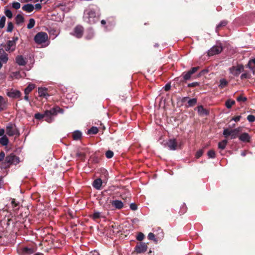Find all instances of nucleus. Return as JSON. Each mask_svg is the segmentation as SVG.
Instances as JSON below:
<instances>
[{
	"label": "nucleus",
	"instance_id": "nucleus-35",
	"mask_svg": "<svg viewBox=\"0 0 255 255\" xmlns=\"http://www.w3.org/2000/svg\"><path fill=\"white\" fill-rule=\"evenodd\" d=\"M252 63H254L255 64V58L250 60L248 64L246 65L247 67H249L250 69L253 71V73H254L255 71L254 70V67L252 66Z\"/></svg>",
	"mask_w": 255,
	"mask_h": 255
},
{
	"label": "nucleus",
	"instance_id": "nucleus-1",
	"mask_svg": "<svg viewBox=\"0 0 255 255\" xmlns=\"http://www.w3.org/2000/svg\"><path fill=\"white\" fill-rule=\"evenodd\" d=\"M101 13L99 10L97 12L93 8H88L84 11V18L90 23H94L98 20Z\"/></svg>",
	"mask_w": 255,
	"mask_h": 255
},
{
	"label": "nucleus",
	"instance_id": "nucleus-16",
	"mask_svg": "<svg viewBox=\"0 0 255 255\" xmlns=\"http://www.w3.org/2000/svg\"><path fill=\"white\" fill-rule=\"evenodd\" d=\"M8 57L7 54L5 52V51L2 49H0V61L4 63H5L8 61Z\"/></svg>",
	"mask_w": 255,
	"mask_h": 255
},
{
	"label": "nucleus",
	"instance_id": "nucleus-30",
	"mask_svg": "<svg viewBox=\"0 0 255 255\" xmlns=\"http://www.w3.org/2000/svg\"><path fill=\"white\" fill-rule=\"evenodd\" d=\"M228 84V82L225 79H221L220 80V85L219 87L221 89H223Z\"/></svg>",
	"mask_w": 255,
	"mask_h": 255
},
{
	"label": "nucleus",
	"instance_id": "nucleus-58",
	"mask_svg": "<svg viewBox=\"0 0 255 255\" xmlns=\"http://www.w3.org/2000/svg\"><path fill=\"white\" fill-rule=\"evenodd\" d=\"M241 118V116H238L233 118V120L236 122H239Z\"/></svg>",
	"mask_w": 255,
	"mask_h": 255
},
{
	"label": "nucleus",
	"instance_id": "nucleus-38",
	"mask_svg": "<svg viewBox=\"0 0 255 255\" xmlns=\"http://www.w3.org/2000/svg\"><path fill=\"white\" fill-rule=\"evenodd\" d=\"M208 156H209V158H215V157H216L215 151L213 149L210 150L208 152Z\"/></svg>",
	"mask_w": 255,
	"mask_h": 255
},
{
	"label": "nucleus",
	"instance_id": "nucleus-61",
	"mask_svg": "<svg viewBox=\"0 0 255 255\" xmlns=\"http://www.w3.org/2000/svg\"><path fill=\"white\" fill-rule=\"evenodd\" d=\"M35 7L36 9H40L41 8V4L40 3H36L35 5Z\"/></svg>",
	"mask_w": 255,
	"mask_h": 255
},
{
	"label": "nucleus",
	"instance_id": "nucleus-31",
	"mask_svg": "<svg viewBox=\"0 0 255 255\" xmlns=\"http://www.w3.org/2000/svg\"><path fill=\"white\" fill-rule=\"evenodd\" d=\"M235 104V101L233 100L228 99L226 102L225 105L228 109H230Z\"/></svg>",
	"mask_w": 255,
	"mask_h": 255
},
{
	"label": "nucleus",
	"instance_id": "nucleus-29",
	"mask_svg": "<svg viewBox=\"0 0 255 255\" xmlns=\"http://www.w3.org/2000/svg\"><path fill=\"white\" fill-rule=\"evenodd\" d=\"M228 143V140L227 139L223 140L222 141L218 143V148L222 150L225 149L226 145Z\"/></svg>",
	"mask_w": 255,
	"mask_h": 255
},
{
	"label": "nucleus",
	"instance_id": "nucleus-43",
	"mask_svg": "<svg viewBox=\"0 0 255 255\" xmlns=\"http://www.w3.org/2000/svg\"><path fill=\"white\" fill-rule=\"evenodd\" d=\"M114 155V152L111 150H108L106 152V156L108 158H112Z\"/></svg>",
	"mask_w": 255,
	"mask_h": 255
},
{
	"label": "nucleus",
	"instance_id": "nucleus-26",
	"mask_svg": "<svg viewBox=\"0 0 255 255\" xmlns=\"http://www.w3.org/2000/svg\"><path fill=\"white\" fill-rule=\"evenodd\" d=\"M38 92L40 97H44L47 95V89L45 88H39Z\"/></svg>",
	"mask_w": 255,
	"mask_h": 255
},
{
	"label": "nucleus",
	"instance_id": "nucleus-27",
	"mask_svg": "<svg viewBox=\"0 0 255 255\" xmlns=\"http://www.w3.org/2000/svg\"><path fill=\"white\" fill-rule=\"evenodd\" d=\"M91 217L94 220H96L101 218H104V216L102 215L101 213L98 211H94Z\"/></svg>",
	"mask_w": 255,
	"mask_h": 255
},
{
	"label": "nucleus",
	"instance_id": "nucleus-28",
	"mask_svg": "<svg viewBox=\"0 0 255 255\" xmlns=\"http://www.w3.org/2000/svg\"><path fill=\"white\" fill-rule=\"evenodd\" d=\"M35 86L33 84H29L24 90L25 95H28L34 88Z\"/></svg>",
	"mask_w": 255,
	"mask_h": 255
},
{
	"label": "nucleus",
	"instance_id": "nucleus-8",
	"mask_svg": "<svg viewBox=\"0 0 255 255\" xmlns=\"http://www.w3.org/2000/svg\"><path fill=\"white\" fill-rule=\"evenodd\" d=\"M84 28L81 25L76 26L71 34L78 38H80L82 37L83 35Z\"/></svg>",
	"mask_w": 255,
	"mask_h": 255
},
{
	"label": "nucleus",
	"instance_id": "nucleus-23",
	"mask_svg": "<svg viewBox=\"0 0 255 255\" xmlns=\"http://www.w3.org/2000/svg\"><path fill=\"white\" fill-rule=\"evenodd\" d=\"M94 36V32L93 29L90 28L88 29L86 33L85 37L87 39H91Z\"/></svg>",
	"mask_w": 255,
	"mask_h": 255
},
{
	"label": "nucleus",
	"instance_id": "nucleus-7",
	"mask_svg": "<svg viewBox=\"0 0 255 255\" xmlns=\"http://www.w3.org/2000/svg\"><path fill=\"white\" fill-rule=\"evenodd\" d=\"M18 162L17 158L13 154H10L7 156L4 160V166H8L10 164H15Z\"/></svg>",
	"mask_w": 255,
	"mask_h": 255
},
{
	"label": "nucleus",
	"instance_id": "nucleus-49",
	"mask_svg": "<svg viewBox=\"0 0 255 255\" xmlns=\"http://www.w3.org/2000/svg\"><path fill=\"white\" fill-rule=\"evenodd\" d=\"M5 14L7 17L9 18H11L12 16L11 11L9 9H6L5 11Z\"/></svg>",
	"mask_w": 255,
	"mask_h": 255
},
{
	"label": "nucleus",
	"instance_id": "nucleus-53",
	"mask_svg": "<svg viewBox=\"0 0 255 255\" xmlns=\"http://www.w3.org/2000/svg\"><path fill=\"white\" fill-rule=\"evenodd\" d=\"M4 103L3 98L2 97L0 96V111L3 109L2 106Z\"/></svg>",
	"mask_w": 255,
	"mask_h": 255
},
{
	"label": "nucleus",
	"instance_id": "nucleus-13",
	"mask_svg": "<svg viewBox=\"0 0 255 255\" xmlns=\"http://www.w3.org/2000/svg\"><path fill=\"white\" fill-rule=\"evenodd\" d=\"M6 95L9 98H17L20 97L21 93L18 90L11 89L10 90L7 92Z\"/></svg>",
	"mask_w": 255,
	"mask_h": 255
},
{
	"label": "nucleus",
	"instance_id": "nucleus-39",
	"mask_svg": "<svg viewBox=\"0 0 255 255\" xmlns=\"http://www.w3.org/2000/svg\"><path fill=\"white\" fill-rule=\"evenodd\" d=\"M6 18L4 16H2L0 19V28H2L4 26Z\"/></svg>",
	"mask_w": 255,
	"mask_h": 255
},
{
	"label": "nucleus",
	"instance_id": "nucleus-51",
	"mask_svg": "<svg viewBox=\"0 0 255 255\" xmlns=\"http://www.w3.org/2000/svg\"><path fill=\"white\" fill-rule=\"evenodd\" d=\"M44 116V114H39V113H37V114H35L34 118L36 119L40 120V119L43 118Z\"/></svg>",
	"mask_w": 255,
	"mask_h": 255
},
{
	"label": "nucleus",
	"instance_id": "nucleus-17",
	"mask_svg": "<svg viewBox=\"0 0 255 255\" xmlns=\"http://www.w3.org/2000/svg\"><path fill=\"white\" fill-rule=\"evenodd\" d=\"M197 109L199 114L201 116H208L209 114V111L205 109L203 106H198Z\"/></svg>",
	"mask_w": 255,
	"mask_h": 255
},
{
	"label": "nucleus",
	"instance_id": "nucleus-22",
	"mask_svg": "<svg viewBox=\"0 0 255 255\" xmlns=\"http://www.w3.org/2000/svg\"><path fill=\"white\" fill-rule=\"evenodd\" d=\"M228 24V21L227 20H224L220 22V23L217 25L216 28V31L218 32V31L223 27H225Z\"/></svg>",
	"mask_w": 255,
	"mask_h": 255
},
{
	"label": "nucleus",
	"instance_id": "nucleus-25",
	"mask_svg": "<svg viewBox=\"0 0 255 255\" xmlns=\"http://www.w3.org/2000/svg\"><path fill=\"white\" fill-rule=\"evenodd\" d=\"M16 62L19 65H24L26 62L22 56H18L16 58Z\"/></svg>",
	"mask_w": 255,
	"mask_h": 255
},
{
	"label": "nucleus",
	"instance_id": "nucleus-59",
	"mask_svg": "<svg viewBox=\"0 0 255 255\" xmlns=\"http://www.w3.org/2000/svg\"><path fill=\"white\" fill-rule=\"evenodd\" d=\"M189 99V97H183L181 100V102L182 103H185L187 101L188 99Z\"/></svg>",
	"mask_w": 255,
	"mask_h": 255
},
{
	"label": "nucleus",
	"instance_id": "nucleus-42",
	"mask_svg": "<svg viewBox=\"0 0 255 255\" xmlns=\"http://www.w3.org/2000/svg\"><path fill=\"white\" fill-rule=\"evenodd\" d=\"M200 85V83L197 82H194L191 83H189L188 84V87L193 88L197 86H199Z\"/></svg>",
	"mask_w": 255,
	"mask_h": 255
},
{
	"label": "nucleus",
	"instance_id": "nucleus-34",
	"mask_svg": "<svg viewBox=\"0 0 255 255\" xmlns=\"http://www.w3.org/2000/svg\"><path fill=\"white\" fill-rule=\"evenodd\" d=\"M98 132V129L97 127H93L88 130V133L89 134H94Z\"/></svg>",
	"mask_w": 255,
	"mask_h": 255
},
{
	"label": "nucleus",
	"instance_id": "nucleus-60",
	"mask_svg": "<svg viewBox=\"0 0 255 255\" xmlns=\"http://www.w3.org/2000/svg\"><path fill=\"white\" fill-rule=\"evenodd\" d=\"M84 156H85V155L83 153H81V152L77 153V156L81 157L82 159H83V158L84 157Z\"/></svg>",
	"mask_w": 255,
	"mask_h": 255
},
{
	"label": "nucleus",
	"instance_id": "nucleus-24",
	"mask_svg": "<svg viewBox=\"0 0 255 255\" xmlns=\"http://www.w3.org/2000/svg\"><path fill=\"white\" fill-rule=\"evenodd\" d=\"M112 204L117 209H121L123 207V202L119 200L113 201Z\"/></svg>",
	"mask_w": 255,
	"mask_h": 255
},
{
	"label": "nucleus",
	"instance_id": "nucleus-10",
	"mask_svg": "<svg viewBox=\"0 0 255 255\" xmlns=\"http://www.w3.org/2000/svg\"><path fill=\"white\" fill-rule=\"evenodd\" d=\"M222 50L223 48L222 46H214L208 51V54L210 56H213L220 53Z\"/></svg>",
	"mask_w": 255,
	"mask_h": 255
},
{
	"label": "nucleus",
	"instance_id": "nucleus-50",
	"mask_svg": "<svg viewBox=\"0 0 255 255\" xmlns=\"http://www.w3.org/2000/svg\"><path fill=\"white\" fill-rule=\"evenodd\" d=\"M204 151L203 149L198 150L196 154V157L197 158H200L203 154Z\"/></svg>",
	"mask_w": 255,
	"mask_h": 255
},
{
	"label": "nucleus",
	"instance_id": "nucleus-37",
	"mask_svg": "<svg viewBox=\"0 0 255 255\" xmlns=\"http://www.w3.org/2000/svg\"><path fill=\"white\" fill-rule=\"evenodd\" d=\"M35 25V20L33 18H30L29 20V22L27 25V27L28 29H31L34 27Z\"/></svg>",
	"mask_w": 255,
	"mask_h": 255
},
{
	"label": "nucleus",
	"instance_id": "nucleus-6",
	"mask_svg": "<svg viewBox=\"0 0 255 255\" xmlns=\"http://www.w3.org/2000/svg\"><path fill=\"white\" fill-rule=\"evenodd\" d=\"M18 40V37H13L12 40H9L5 45V50L8 52H12L15 49L16 43Z\"/></svg>",
	"mask_w": 255,
	"mask_h": 255
},
{
	"label": "nucleus",
	"instance_id": "nucleus-36",
	"mask_svg": "<svg viewBox=\"0 0 255 255\" xmlns=\"http://www.w3.org/2000/svg\"><path fill=\"white\" fill-rule=\"evenodd\" d=\"M23 17L20 14L17 15L15 17V21L17 24H19L20 23L23 22Z\"/></svg>",
	"mask_w": 255,
	"mask_h": 255
},
{
	"label": "nucleus",
	"instance_id": "nucleus-54",
	"mask_svg": "<svg viewBox=\"0 0 255 255\" xmlns=\"http://www.w3.org/2000/svg\"><path fill=\"white\" fill-rule=\"evenodd\" d=\"M208 72V70L207 69H204L202 70L199 74V76H201L202 75H204Z\"/></svg>",
	"mask_w": 255,
	"mask_h": 255
},
{
	"label": "nucleus",
	"instance_id": "nucleus-14",
	"mask_svg": "<svg viewBox=\"0 0 255 255\" xmlns=\"http://www.w3.org/2000/svg\"><path fill=\"white\" fill-rule=\"evenodd\" d=\"M167 146L170 150H174L177 149V143L175 139H170L167 142Z\"/></svg>",
	"mask_w": 255,
	"mask_h": 255
},
{
	"label": "nucleus",
	"instance_id": "nucleus-2",
	"mask_svg": "<svg viewBox=\"0 0 255 255\" xmlns=\"http://www.w3.org/2000/svg\"><path fill=\"white\" fill-rule=\"evenodd\" d=\"M241 131V128H238L233 129L225 128L224 129L223 134L226 138H228L229 136H230L231 139H235L237 137H239L240 136L239 134Z\"/></svg>",
	"mask_w": 255,
	"mask_h": 255
},
{
	"label": "nucleus",
	"instance_id": "nucleus-56",
	"mask_svg": "<svg viewBox=\"0 0 255 255\" xmlns=\"http://www.w3.org/2000/svg\"><path fill=\"white\" fill-rule=\"evenodd\" d=\"M4 157H5V154H4V152L1 151V152H0V161H1L2 160H3L4 158Z\"/></svg>",
	"mask_w": 255,
	"mask_h": 255
},
{
	"label": "nucleus",
	"instance_id": "nucleus-64",
	"mask_svg": "<svg viewBox=\"0 0 255 255\" xmlns=\"http://www.w3.org/2000/svg\"><path fill=\"white\" fill-rule=\"evenodd\" d=\"M2 183V178L0 176V188L1 187Z\"/></svg>",
	"mask_w": 255,
	"mask_h": 255
},
{
	"label": "nucleus",
	"instance_id": "nucleus-32",
	"mask_svg": "<svg viewBox=\"0 0 255 255\" xmlns=\"http://www.w3.org/2000/svg\"><path fill=\"white\" fill-rule=\"evenodd\" d=\"M72 136L74 140H78L81 138L82 133L79 131H76L73 133Z\"/></svg>",
	"mask_w": 255,
	"mask_h": 255
},
{
	"label": "nucleus",
	"instance_id": "nucleus-47",
	"mask_svg": "<svg viewBox=\"0 0 255 255\" xmlns=\"http://www.w3.org/2000/svg\"><path fill=\"white\" fill-rule=\"evenodd\" d=\"M247 120L250 122H254L255 121V116L252 115H250L247 117Z\"/></svg>",
	"mask_w": 255,
	"mask_h": 255
},
{
	"label": "nucleus",
	"instance_id": "nucleus-40",
	"mask_svg": "<svg viewBox=\"0 0 255 255\" xmlns=\"http://www.w3.org/2000/svg\"><path fill=\"white\" fill-rule=\"evenodd\" d=\"M147 237H148V239L150 240L153 241L155 242H157V240L156 239V238H155V236H154V234L152 233H149Z\"/></svg>",
	"mask_w": 255,
	"mask_h": 255
},
{
	"label": "nucleus",
	"instance_id": "nucleus-12",
	"mask_svg": "<svg viewBox=\"0 0 255 255\" xmlns=\"http://www.w3.org/2000/svg\"><path fill=\"white\" fill-rule=\"evenodd\" d=\"M143 244L142 243H138L135 248L134 252L132 255H143Z\"/></svg>",
	"mask_w": 255,
	"mask_h": 255
},
{
	"label": "nucleus",
	"instance_id": "nucleus-20",
	"mask_svg": "<svg viewBox=\"0 0 255 255\" xmlns=\"http://www.w3.org/2000/svg\"><path fill=\"white\" fill-rule=\"evenodd\" d=\"M22 9L26 12H31L34 9V6L31 4H27L24 5L22 7Z\"/></svg>",
	"mask_w": 255,
	"mask_h": 255
},
{
	"label": "nucleus",
	"instance_id": "nucleus-33",
	"mask_svg": "<svg viewBox=\"0 0 255 255\" xmlns=\"http://www.w3.org/2000/svg\"><path fill=\"white\" fill-rule=\"evenodd\" d=\"M0 143L2 145H7L8 143V139L7 137L5 135L3 136L0 138Z\"/></svg>",
	"mask_w": 255,
	"mask_h": 255
},
{
	"label": "nucleus",
	"instance_id": "nucleus-4",
	"mask_svg": "<svg viewBox=\"0 0 255 255\" xmlns=\"http://www.w3.org/2000/svg\"><path fill=\"white\" fill-rule=\"evenodd\" d=\"M244 71V66L242 64H238L237 66H232L229 68L230 73L235 76H238Z\"/></svg>",
	"mask_w": 255,
	"mask_h": 255
},
{
	"label": "nucleus",
	"instance_id": "nucleus-5",
	"mask_svg": "<svg viewBox=\"0 0 255 255\" xmlns=\"http://www.w3.org/2000/svg\"><path fill=\"white\" fill-rule=\"evenodd\" d=\"M57 114L56 109H52L49 111H46L44 114L45 120L48 123H51L53 120V117Z\"/></svg>",
	"mask_w": 255,
	"mask_h": 255
},
{
	"label": "nucleus",
	"instance_id": "nucleus-9",
	"mask_svg": "<svg viewBox=\"0 0 255 255\" xmlns=\"http://www.w3.org/2000/svg\"><path fill=\"white\" fill-rule=\"evenodd\" d=\"M6 133L9 136L19 134L15 126L12 124H9L6 127Z\"/></svg>",
	"mask_w": 255,
	"mask_h": 255
},
{
	"label": "nucleus",
	"instance_id": "nucleus-46",
	"mask_svg": "<svg viewBox=\"0 0 255 255\" xmlns=\"http://www.w3.org/2000/svg\"><path fill=\"white\" fill-rule=\"evenodd\" d=\"M237 100L238 102H246L247 100V98L241 95L237 98Z\"/></svg>",
	"mask_w": 255,
	"mask_h": 255
},
{
	"label": "nucleus",
	"instance_id": "nucleus-41",
	"mask_svg": "<svg viewBox=\"0 0 255 255\" xmlns=\"http://www.w3.org/2000/svg\"><path fill=\"white\" fill-rule=\"evenodd\" d=\"M13 28V24L11 22H8L7 23V32H11Z\"/></svg>",
	"mask_w": 255,
	"mask_h": 255
},
{
	"label": "nucleus",
	"instance_id": "nucleus-3",
	"mask_svg": "<svg viewBox=\"0 0 255 255\" xmlns=\"http://www.w3.org/2000/svg\"><path fill=\"white\" fill-rule=\"evenodd\" d=\"M48 37L46 33L40 32L36 34L34 37L35 42L39 44L45 43L48 40Z\"/></svg>",
	"mask_w": 255,
	"mask_h": 255
},
{
	"label": "nucleus",
	"instance_id": "nucleus-62",
	"mask_svg": "<svg viewBox=\"0 0 255 255\" xmlns=\"http://www.w3.org/2000/svg\"><path fill=\"white\" fill-rule=\"evenodd\" d=\"M11 204H12V205L13 206V207L15 208L17 206V204L15 203V200L14 199H12V201H11Z\"/></svg>",
	"mask_w": 255,
	"mask_h": 255
},
{
	"label": "nucleus",
	"instance_id": "nucleus-57",
	"mask_svg": "<svg viewBox=\"0 0 255 255\" xmlns=\"http://www.w3.org/2000/svg\"><path fill=\"white\" fill-rule=\"evenodd\" d=\"M170 88H171V86H170V84H166V85L164 87V90L165 91H168L170 89Z\"/></svg>",
	"mask_w": 255,
	"mask_h": 255
},
{
	"label": "nucleus",
	"instance_id": "nucleus-52",
	"mask_svg": "<svg viewBox=\"0 0 255 255\" xmlns=\"http://www.w3.org/2000/svg\"><path fill=\"white\" fill-rule=\"evenodd\" d=\"M136 239L139 241H141L143 239V234L142 233H139L136 237Z\"/></svg>",
	"mask_w": 255,
	"mask_h": 255
},
{
	"label": "nucleus",
	"instance_id": "nucleus-55",
	"mask_svg": "<svg viewBox=\"0 0 255 255\" xmlns=\"http://www.w3.org/2000/svg\"><path fill=\"white\" fill-rule=\"evenodd\" d=\"M130 208L132 210H135L137 209V206L135 204L131 203L130 205Z\"/></svg>",
	"mask_w": 255,
	"mask_h": 255
},
{
	"label": "nucleus",
	"instance_id": "nucleus-15",
	"mask_svg": "<svg viewBox=\"0 0 255 255\" xmlns=\"http://www.w3.org/2000/svg\"><path fill=\"white\" fill-rule=\"evenodd\" d=\"M239 138L241 141L250 142L251 137L248 133L244 132L240 135Z\"/></svg>",
	"mask_w": 255,
	"mask_h": 255
},
{
	"label": "nucleus",
	"instance_id": "nucleus-11",
	"mask_svg": "<svg viewBox=\"0 0 255 255\" xmlns=\"http://www.w3.org/2000/svg\"><path fill=\"white\" fill-rule=\"evenodd\" d=\"M17 252L19 254L22 255H27L32 254L34 251L31 248L28 247H20L17 250Z\"/></svg>",
	"mask_w": 255,
	"mask_h": 255
},
{
	"label": "nucleus",
	"instance_id": "nucleus-44",
	"mask_svg": "<svg viewBox=\"0 0 255 255\" xmlns=\"http://www.w3.org/2000/svg\"><path fill=\"white\" fill-rule=\"evenodd\" d=\"M251 77V75L247 73H243L241 76V79L242 80L246 79H250Z\"/></svg>",
	"mask_w": 255,
	"mask_h": 255
},
{
	"label": "nucleus",
	"instance_id": "nucleus-18",
	"mask_svg": "<svg viewBox=\"0 0 255 255\" xmlns=\"http://www.w3.org/2000/svg\"><path fill=\"white\" fill-rule=\"evenodd\" d=\"M102 184V181L98 178L94 180L93 183V187L97 190H100Z\"/></svg>",
	"mask_w": 255,
	"mask_h": 255
},
{
	"label": "nucleus",
	"instance_id": "nucleus-48",
	"mask_svg": "<svg viewBox=\"0 0 255 255\" xmlns=\"http://www.w3.org/2000/svg\"><path fill=\"white\" fill-rule=\"evenodd\" d=\"M13 8L17 9L20 7V4L18 2H14L12 3Z\"/></svg>",
	"mask_w": 255,
	"mask_h": 255
},
{
	"label": "nucleus",
	"instance_id": "nucleus-45",
	"mask_svg": "<svg viewBox=\"0 0 255 255\" xmlns=\"http://www.w3.org/2000/svg\"><path fill=\"white\" fill-rule=\"evenodd\" d=\"M199 68L200 67L198 66L194 67L192 68L190 70H189V71L191 74L193 75V74L195 73L199 69Z\"/></svg>",
	"mask_w": 255,
	"mask_h": 255
},
{
	"label": "nucleus",
	"instance_id": "nucleus-19",
	"mask_svg": "<svg viewBox=\"0 0 255 255\" xmlns=\"http://www.w3.org/2000/svg\"><path fill=\"white\" fill-rule=\"evenodd\" d=\"M197 103V98H193L191 99H189L187 101V105H185L187 108L188 107H192L196 105Z\"/></svg>",
	"mask_w": 255,
	"mask_h": 255
},
{
	"label": "nucleus",
	"instance_id": "nucleus-21",
	"mask_svg": "<svg viewBox=\"0 0 255 255\" xmlns=\"http://www.w3.org/2000/svg\"><path fill=\"white\" fill-rule=\"evenodd\" d=\"M192 74H191L189 71L186 72H183L182 74L183 80L181 82H184V81L190 80L192 77Z\"/></svg>",
	"mask_w": 255,
	"mask_h": 255
},
{
	"label": "nucleus",
	"instance_id": "nucleus-63",
	"mask_svg": "<svg viewBox=\"0 0 255 255\" xmlns=\"http://www.w3.org/2000/svg\"><path fill=\"white\" fill-rule=\"evenodd\" d=\"M4 133V130L3 129H0V136H2Z\"/></svg>",
	"mask_w": 255,
	"mask_h": 255
}]
</instances>
